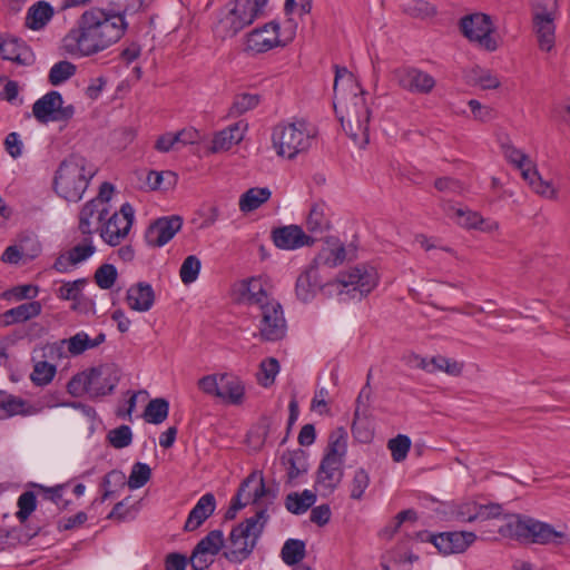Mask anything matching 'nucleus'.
I'll return each mask as SVG.
<instances>
[{
  "label": "nucleus",
  "instance_id": "nucleus-33",
  "mask_svg": "<svg viewBox=\"0 0 570 570\" xmlns=\"http://www.w3.org/2000/svg\"><path fill=\"white\" fill-rule=\"evenodd\" d=\"M110 9L106 10L116 24L121 23L127 29L126 14L136 13L142 6V0H109Z\"/></svg>",
  "mask_w": 570,
  "mask_h": 570
},
{
  "label": "nucleus",
  "instance_id": "nucleus-40",
  "mask_svg": "<svg viewBox=\"0 0 570 570\" xmlns=\"http://www.w3.org/2000/svg\"><path fill=\"white\" fill-rule=\"evenodd\" d=\"M314 273L313 269H307L303 272L296 279L295 284V294L296 297L303 303H307L312 301L315 296L316 283L312 281Z\"/></svg>",
  "mask_w": 570,
  "mask_h": 570
},
{
  "label": "nucleus",
  "instance_id": "nucleus-26",
  "mask_svg": "<svg viewBox=\"0 0 570 570\" xmlns=\"http://www.w3.org/2000/svg\"><path fill=\"white\" fill-rule=\"evenodd\" d=\"M35 413L31 405L23 399L0 391V420H7L16 415H30Z\"/></svg>",
  "mask_w": 570,
  "mask_h": 570
},
{
  "label": "nucleus",
  "instance_id": "nucleus-35",
  "mask_svg": "<svg viewBox=\"0 0 570 570\" xmlns=\"http://www.w3.org/2000/svg\"><path fill=\"white\" fill-rule=\"evenodd\" d=\"M316 494L311 490H304L302 494L291 492L285 498V508L293 514L305 513L315 502Z\"/></svg>",
  "mask_w": 570,
  "mask_h": 570
},
{
  "label": "nucleus",
  "instance_id": "nucleus-44",
  "mask_svg": "<svg viewBox=\"0 0 570 570\" xmlns=\"http://www.w3.org/2000/svg\"><path fill=\"white\" fill-rule=\"evenodd\" d=\"M261 102V96L257 94H239L236 95L233 101V105L229 109V114L232 116H240L254 108H256Z\"/></svg>",
  "mask_w": 570,
  "mask_h": 570
},
{
  "label": "nucleus",
  "instance_id": "nucleus-53",
  "mask_svg": "<svg viewBox=\"0 0 570 570\" xmlns=\"http://www.w3.org/2000/svg\"><path fill=\"white\" fill-rule=\"evenodd\" d=\"M379 282L377 273L374 267L362 265L360 282L354 289L358 291L362 295H367Z\"/></svg>",
  "mask_w": 570,
  "mask_h": 570
},
{
  "label": "nucleus",
  "instance_id": "nucleus-30",
  "mask_svg": "<svg viewBox=\"0 0 570 570\" xmlns=\"http://www.w3.org/2000/svg\"><path fill=\"white\" fill-rule=\"evenodd\" d=\"M347 452V433L344 428H337L330 433L323 458L345 461Z\"/></svg>",
  "mask_w": 570,
  "mask_h": 570
},
{
  "label": "nucleus",
  "instance_id": "nucleus-47",
  "mask_svg": "<svg viewBox=\"0 0 570 570\" xmlns=\"http://www.w3.org/2000/svg\"><path fill=\"white\" fill-rule=\"evenodd\" d=\"M151 478V469L147 463L136 462L128 478V487L132 490L142 488Z\"/></svg>",
  "mask_w": 570,
  "mask_h": 570
},
{
  "label": "nucleus",
  "instance_id": "nucleus-45",
  "mask_svg": "<svg viewBox=\"0 0 570 570\" xmlns=\"http://www.w3.org/2000/svg\"><path fill=\"white\" fill-rule=\"evenodd\" d=\"M279 368V362L275 357H267L263 360L259 364V373L257 374L258 383L264 387L271 386L274 383Z\"/></svg>",
  "mask_w": 570,
  "mask_h": 570
},
{
  "label": "nucleus",
  "instance_id": "nucleus-22",
  "mask_svg": "<svg viewBox=\"0 0 570 570\" xmlns=\"http://www.w3.org/2000/svg\"><path fill=\"white\" fill-rule=\"evenodd\" d=\"M216 499L213 493H205L190 510L185 522V531H195L198 529L215 511Z\"/></svg>",
  "mask_w": 570,
  "mask_h": 570
},
{
  "label": "nucleus",
  "instance_id": "nucleus-46",
  "mask_svg": "<svg viewBox=\"0 0 570 570\" xmlns=\"http://www.w3.org/2000/svg\"><path fill=\"white\" fill-rule=\"evenodd\" d=\"M118 277V272L115 265L105 263L100 265L94 275L95 283L101 288V289H110Z\"/></svg>",
  "mask_w": 570,
  "mask_h": 570
},
{
  "label": "nucleus",
  "instance_id": "nucleus-51",
  "mask_svg": "<svg viewBox=\"0 0 570 570\" xmlns=\"http://www.w3.org/2000/svg\"><path fill=\"white\" fill-rule=\"evenodd\" d=\"M107 440L115 449H124L130 445L132 441L131 429L128 425L112 429L108 432Z\"/></svg>",
  "mask_w": 570,
  "mask_h": 570
},
{
  "label": "nucleus",
  "instance_id": "nucleus-52",
  "mask_svg": "<svg viewBox=\"0 0 570 570\" xmlns=\"http://www.w3.org/2000/svg\"><path fill=\"white\" fill-rule=\"evenodd\" d=\"M62 342L68 343V351L73 356L80 355L89 348H95L92 338H90L85 332H79L69 340H63Z\"/></svg>",
  "mask_w": 570,
  "mask_h": 570
},
{
  "label": "nucleus",
  "instance_id": "nucleus-2",
  "mask_svg": "<svg viewBox=\"0 0 570 570\" xmlns=\"http://www.w3.org/2000/svg\"><path fill=\"white\" fill-rule=\"evenodd\" d=\"M334 98L333 106L335 114L341 121L343 129L356 142L358 135L352 130V122H356L358 129L365 136L364 142H368L367 129L370 121V109L365 105L364 91L360 88L353 73L346 67L334 65Z\"/></svg>",
  "mask_w": 570,
  "mask_h": 570
},
{
  "label": "nucleus",
  "instance_id": "nucleus-15",
  "mask_svg": "<svg viewBox=\"0 0 570 570\" xmlns=\"http://www.w3.org/2000/svg\"><path fill=\"white\" fill-rule=\"evenodd\" d=\"M399 86L414 95H429L435 87V79L415 67H401L394 71Z\"/></svg>",
  "mask_w": 570,
  "mask_h": 570
},
{
  "label": "nucleus",
  "instance_id": "nucleus-43",
  "mask_svg": "<svg viewBox=\"0 0 570 570\" xmlns=\"http://www.w3.org/2000/svg\"><path fill=\"white\" fill-rule=\"evenodd\" d=\"M56 372V365L47 361H39L33 366L30 380L36 386H45L53 380Z\"/></svg>",
  "mask_w": 570,
  "mask_h": 570
},
{
  "label": "nucleus",
  "instance_id": "nucleus-58",
  "mask_svg": "<svg viewBox=\"0 0 570 570\" xmlns=\"http://www.w3.org/2000/svg\"><path fill=\"white\" fill-rule=\"evenodd\" d=\"M96 247L91 243L90 236L85 238V244H78L67 252L71 256L70 261L75 264L81 263L94 255Z\"/></svg>",
  "mask_w": 570,
  "mask_h": 570
},
{
  "label": "nucleus",
  "instance_id": "nucleus-55",
  "mask_svg": "<svg viewBox=\"0 0 570 570\" xmlns=\"http://www.w3.org/2000/svg\"><path fill=\"white\" fill-rule=\"evenodd\" d=\"M370 485V475L365 469L360 468L355 471L351 482V499L361 500L364 495L365 490Z\"/></svg>",
  "mask_w": 570,
  "mask_h": 570
},
{
  "label": "nucleus",
  "instance_id": "nucleus-56",
  "mask_svg": "<svg viewBox=\"0 0 570 570\" xmlns=\"http://www.w3.org/2000/svg\"><path fill=\"white\" fill-rule=\"evenodd\" d=\"M90 379L89 370L73 375L67 384V391L73 396L82 393L89 394Z\"/></svg>",
  "mask_w": 570,
  "mask_h": 570
},
{
  "label": "nucleus",
  "instance_id": "nucleus-9",
  "mask_svg": "<svg viewBox=\"0 0 570 570\" xmlns=\"http://www.w3.org/2000/svg\"><path fill=\"white\" fill-rule=\"evenodd\" d=\"M135 219V209L124 203L118 213H114L100 229L101 238L110 246H117L128 235Z\"/></svg>",
  "mask_w": 570,
  "mask_h": 570
},
{
  "label": "nucleus",
  "instance_id": "nucleus-10",
  "mask_svg": "<svg viewBox=\"0 0 570 570\" xmlns=\"http://www.w3.org/2000/svg\"><path fill=\"white\" fill-rule=\"evenodd\" d=\"M261 311L259 334L263 341L276 342L286 335V320L282 304L276 299L264 305Z\"/></svg>",
  "mask_w": 570,
  "mask_h": 570
},
{
  "label": "nucleus",
  "instance_id": "nucleus-20",
  "mask_svg": "<svg viewBox=\"0 0 570 570\" xmlns=\"http://www.w3.org/2000/svg\"><path fill=\"white\" fill-rule=\"evenodd\" d=\"M556 13H533V28L538 38L539 48L550 51L556 40Z\"/></svg>",
  "mask_w": 570,
  "mask_h": 570
},
{
  "label": "nucleus",
  "instance_id": "nucleus-12",
  "mask_svg": "<svg viewBox=\"0 0 570 570\" xmlns=\"http://www.w3.org/2000/svg\"><path fill=\"white\" fill-rule=\"evenodd\" d=\"M179 215L163 216L151 222L145 230L144 238L148 246L163 247L181 229Z\"/></svg>",
  "mask_w": 570,
  "mask_h": 570
},
{
  "label": "nucleus",
  "instance_id": "nucleus-3",
  "mask_svg": "<svg viewBox=\"0 0 570 570\" xmlns=\"http://www.w3.org/2000/svg\"><path fill=\"white\" fill-rule=\"evenodd\" d=\"M85 157L71 154L65 158L56 170L53 189L56 194L67 202L78 203L88 188L95 170L87 168Z\"/></svg>",
  "mask_w": 570,
  "mask_h": 570
},
{
  "label": "nucleus",
  "instance_id": "nucleus-49",
  "mask_svg": "<svg viewBox=\"0 0 570 570\" xmlns=\"http://www.w3.org/2000/svg\"><path fill=\"white\" fill-rule=\"evenodd\" d=\"M202 262L200 259L195 255L187 256L179 269V276L181 282L185 285L194 283L200 272Z\"/></svg>",
  "mask_w": 570,
  "mask_h": 570
},
{
  "label": "nucleus",
  "instance_id": "nucleus-13",
  "mask_svg": "<svg viewBox=\"0 0 570 570\" xmlns=\"http://www.w3.org/2000/svg\"><path fill=\"white\" fill-rule=\"evenodd\" d=\"M120 370L114 363L89 368V395L92 399L109 395L120 381Z\"/></svg>",
  "mask_w": 570,
  "mask_h": 570
},
{
  "label": "nucleus",
  "instance_id": "nucleus-41",
  "mask_svg": "<svg viewBox=\"0 0 570 570\" xmlns=\"http://www.w3.org/2000/svg\"><path fill=\"white\" fill-rule=\"evenodd\" d=\"M147 185L153 189H165L168 190L173 188L178 180V176L176 173L171 170L166 171H156L150 170L147 175Z\"/></svg>",
  "mask_w": 570,
  "mask_h": 570
},
{
  "label": "nucleus",
  "instance_id": "nucleus-50",
  "mask_svg": "<svg viewBox=\"0 0 570 570\" xmlns=\"http://www.w3.org/2000/svg\"><path fill=\"white\" fill-rule=\"evenodd\" d=\"M387 448L391 451L393 461L402 462L406 459L411 449V439L407 435L399 434L397 436L389 440Z\"/></svg>",
  "mask_w": 570,
  "mask_h": 570
},
{
  "label": "nucleus",
  "instance_id": "nucleus-54",
  "mask_svg": "<svg viewBox=\"0 0 570 570\" xmlns=\"http://www.w3.org/2000/svg\"><path fill=\"white\" fill-rule=\"evenodd\" d=\"M240 141L242 136H233L232 131L225 128L214 136L212 141V150L214 153L228 150Z\"/></svg>",
  "mask_w": 570,
  "mask_h": 570
},
{
  "label": "nucleus",
  "instance_id": "nucleus-37",
  "mask_svg": "<svg viewBox=\"0 0 570 570\" xmlns=\"http://www.w3.org/2000/svg\"><path fill=\"white\" fill-rule=\"evenodd\" d=\"M169 413V402L164 397L153 399L148 402L144 411V419L147 423L160 424Z\"/></svg>",
  "mask_w": 570,
  "mask_h": 570
},
{
  "label": "nucleus",
  "instance_id": "nucleus-16",
  "mask_svg": "<svg viewBox=\"0 0 570 570\" xmlns=\"http://www.w3.org/2000/svg\"><path fill=\"white\" fill-rule=\"evenodd\" d=\"M344 478V461L322 458L316 471L315 485L323 489L324 494H332Z\"/></svg>",
  "mask_w": 570,
  "mask_h": 570
},
{
  "label": "nucleus",
  "instance_id": "nucleus-19",
  "mask_svg": "<svg viewBox=\"0 0 570 570\" xmlns=\"http://www.w3.org/2000/svg\"><path fill=\"white\" fill-rule=\"evenodd\" d=\"M240 20L226 4L218 10L216 21L213 24L215 37L225 40L237 36L246 28Z\"/></svg>",
  "mask_w": 570,
  "mask_h": 570
},
{
  "label": "nucleus",
  "instance_id": "nucleus-14",
  "mask_svg": "<svg viewBox=\"0 0 570 570\" xmlns=\"http://www.w3.org/2000/svg\"><path fill=\"white\" fill-rule=\"evenodd\" d=\"M271 239L277 248L283 250L311 247L316 242L315 237L307 235L299 225L294 224L272 228Z\"/></svg>",
  "mask_w": 570,
  "mask_h": 570
},
{
  "label": "nucleus",
  "instance_id": "nucleus-34",
  "mask_svg": "<svg viewBox=\"0 0 570 570\" xmlns=\"http://www.w3.org/2000/svg\"><path fill=\"white\" fill-rule=\"evenodd\" d=\"M272 196V191L267 187H252L246 190L239 198V209L243 213H250L259 208Z\"/></svg>",
  "mask_w": 570,
  "mask_h": 570
},
{
  "label": "nucleus",
  "instance_id": "nucleus-8",
  "mask_svg": "<svg viewBox=\"0 0 570 570\" xmlns=\"http://www.w3.org/2000/svg\"><path fill=\"white\" fill-rule=\"evenodd\" d=\"M460 30L470 41L478 42L489 51L497 50L498 43L491 37L493 26L489 14L475 12L464 16L460 20Z\"/></svg>",
  "mask_w": 570,
  "mask_h": 570
},
{
  "label": "nucleus",
  "instance_id": "nucleus-63",
  "mask_svg": "<svg viewBox=\"0 0 570 570\" xmlns=\"http://www.w3.org/2000/svg\"><path fill=\"white\" fill-rule=\"evenodd\" d=\"M17 301L35 299L39 294V287L32 284L18 285L10 291Z\"/></svg>",
  "mask_w": 570,
  "mask_h": 570
},
{
  "label": "nucleus",
  "instance_id": "nucleus-23",
  "mask_svg": "<svg viewBox=\"0 0 570 570\" xmlns=\"http://www.w3.org/2000/svg\"><path fill=\"white\" fill-rule=\"evenodd\" d=\"M267 3L268 0H230L227 7L248 27L263 14Z\"/></svg>",
  "mask_w": 570,
  "mask_h": 570
},
{
  "label": "nucleus",
  "instance_id": "nucleus-36",
  "mask_svg": "<svg viewBox=\"0 0 570 570\" xmlns=\"http://www.w3.org/2000/svg\"><path fill=\"white\" fill-rule=\"evenodd\" d=\"M306 556V544L299 539H288L285 541L281 557L287 566H297Z\"/></svg>",
  "mask_w": 570,
  "mask_h": 570
},
{
  "label": "nucleus",
  "instance_id": "nucleus-31",
  "mask_svg": "<svg viewBox=\"0 0 570 570\" xmlns=\"http://www.w3.org/2000/svg\"><path fill=\"white\" fill-rule=\"evenodd\" d=\"M327 206L323 200L316 202L311 206L306 218V228L312 234H322L331 228V220L326 216Z\"/></svg>",
  "mask_w": 570,
  "mask_h": 570
},
{
  "label": "nucleus",
  "instance_id": "nucleus-28",
  "mask_svg": "<svg viewBox=\"0 0 570 570\" xmlns=\"http://www.w3.org/2000/svg\"><path fill=\"white\" fill-rule=\"evenodd\" d=\"M253 491H248L246 494V501L252 504H257L263 498H266V484L262 471H252L239 484L240 492L246 493L248 487H252Z\"/></svg>",
  "mask_w": 570,
  "mask_h": 570
},
{
  "label": "nucleus",
  "instance_id": "nucleus-1",
  "mask_svg": "<svg viewBox=\"0 0 570 570\" xmlns=\"http://www.w3.org/2000/svg\"><path fill=\"white\" fill-rule=\"evenodd\" d=\"M110 18L105 9L86 10L65 38L69 51L89 57L117 42L125 35V27Z\"/></svg>",
  "mask_w": 570,
  "mask_h": 570
},
{
  "label": "nucleus",
  "instance_id": "nucleus-61",
  "mask_svg": "<svg viewBox=\"0 0 570 570\" xmlns=\"http://www.w3.org/2000/svg\"><path fill=\"white\" fill-rule=\"evenodd\" d=\"M478 520L497 519L502 514L503 508L500 503L490 502L480 504L476 502Z\"/></svg>",
  "mask_w": 570,
  "mask_h": 570
},
{
  "label": "nucleus",
  "instance_id": "nucleus-39",
  "mask_svg": "<svg viewBox=\"0 0 570 570\" xmlns=\"http://www.w3.org/2000/svg\"><path fill=\"white\" fill-rule=\"evenodd\" d=\"M448 214L455 217L456 223L464 228H468V229L473 228V229H481V230L484 229L482 227V225L484 224V219L476 212L450 207Z\"/></svg>",
  "mask_w": 570,
  "mask_h": 570
},
{
  "label": "nucleus",
  "instance_id": "nucleus-59",
  "mask_svg": "<svg viewBox=\"0 0 570 570\" xmlns=\"http://www.w3.org/2000/svg\"><path fill=\"white\" fill-rule=\"evenodd\" d=\"M432 366L434 372L443 371L450 375H460L462 372V364L456 361H452L445 356L438 355L431 358Z\"/></svg>",
  "mask_w": 570,
  "mask_h": 570
},
{
  "label": "nucleus",
  "instance_id": "nucleus-11",
  "mask_svg": "<svg viewBox=\"0 0 570 570\" xmlns=\"http://www.w3.org/2000/svg\"><path fill=\"white\" fill-rule=\"evenodd\" d=\"M284 46L286 42L279 39V23L269 21L247 33L244 50L252 53H264L275 47Z\"/></svg>",
  "mask_w": 570,
  "mask_h": 570
},
{
  "label": "nucleus",
  "instance_id": "nucleus-18",
  "mask_svg": "<svg viewBox=\"0 0 570 570\" xmlns=\"http://www.w3.org/2000/svg\"><path fill=\"white\" fill-rule=\"evenodd\" d=\"M0 56L20 66H31L35 55L30 47L18 38L2 39L0 37Z\"/></svg>",
  "mask_w": 570,
  "mask_h": 570
},
{
  "label": "nucleus",
  "instance_id": "nucleus-4",
  "mask_svg": "<svg viewBox=\"0 0 570 570\" xmlns=\"http://www.w3.org/2000/svg\"><path fill=\"white\" fill-rule=\"evenodd\" d=\"M268 521L267 508H263L253 517L233 527L228 535L230 548L223 552V557L232 563H242L247 560L256 548Z\"/></svg>",
  "mask_w": 570,
  "mask_h": 570
},
{
  "label": "nucleus",
  "instance_id": "nucleus-27",
  "mask_svg": "<svg viewBox=\"0 0 570 570\" xmlns=\"http://www.w3.org/2000/svg\"><path fill=\"white\" fill-rule=\"evenodd\" d=\"M102 206L99 204V199H90L87 202L80 213H79V225L78 228L80 233L85 236H91L94 230L91 229V223L90 219L94 217L95 214H98V220L104 222L106 219V216L108 214V209L106 207L100 208Z\"/></svg>",
  "mask_w": 570,
  "mask_h": 570
},
{
  "label": "nucleus",
  "instance_id": "nucleus-62",
  "mask_svg": "<svg viewBox=\"0 0 570 570\" xmlns=\"http://www.w3.org/2000/svg\"><path fill=\"white\" fill-rule=\"evenodd\" d=\"M198 387L208 395L218 397L222 395L219 392V375L212 374L205 375L198 381Z\"/></svg>",
  "mask_w": 570,
  "mask_h": 570
},
{
  "label": "nucleus",
  "instance_id": "nucleus-17",
  "mask_svg": "<svg viewBox=\"0 0 570 570\" xmlns=\"http://www.w3.org/2000/svg\"><path fill=\"white\" fill-rule=\"evenodd\" d=\"M436 549L441 554H458L465 552L478 539L471 531H448L436 533Z\"/></svg>",
  "mask_w": 570,
  "mask_h": 570
},
{
  "label": "nucleus",
  "instance_id": "nucleus-38",
  "mask_svg": "<svg viewBox=\"0 0 570 570\" xmlns=\"http://www.w3.org/2000/svg\"><path fill=\"white\" fill-rule=\"evenodd\" d=\"M225 546L224 533L216 529L208 532L196 546V553H206L216 556Z\"/></svg>",
  "mask_w": 570,
  "mask_h": 570
},
{
  "label": "nucleus",
  "instance_id": "nucleus-6",
  "mask_svg": "<svg viewBox=\"0 0 570 570\" xmlns=\"http://www.w3.org/2000/svg\"><path fill=\"white\" fill-rule=\"evenodd\" d=\"M314 138L315 134L307 128L304 119L281 122L272 131L273 148L278 156L287 159H294L297 155L307 153Z\"/></svg>",
  "mask_w": 570,
  "mask_h": 570
},
{
  "label": "nucleus",
  "instance_id": "nucleus-64",
  "mask_svg": "<svg viewBox=\"0 0 570 570\" xmlns=\"http://www.w3.org/2000/svg\"><path fill=\"white\" fill-rule=\"evenodd\" d=\"M188 563L186 556L170 552L165 557V570H185Z\"/></svg>",
  "mask_w": 570,
  "mask_h": 570
},
{
  "label": "nucleus",
  "instance_id": "nucleus-24",
  "mask_svg": "<svg viewBox=\"0 0 570 570\" xmlns=\"http://www.w3.org/2000/svg\"><path fill=\"white\" fill-rule=\"evenodd\" d=\"M41 312L42 304L39 301L27 302L2 313L0 315V324L2 326H10L23 323L39 316Z\"/></svg>",
  "mask_w": 570,
  "mask_h": 570
},
{
  "label": "nucleus",
  "instance_id": "nucleus-5",
  "mask_svg": "<svg viewBox=\"0 0 570 570\" xmlns=\"http://www.w3.org/2000/svg\"><path fill=\"white\" fill-rule=\"evenodd\" d=\"M508 521L499 528V533L504 538L514 539L524 543L537 544H563L567 534L557 531L551 524L535 520L528 515H505Z\"/></svg>",
  "mask_w": 570,
  "mask_h": 570
},
{
  "label": "nucleus",
  "instance_id": "nucleus-25",
  "mask_svg": "<svg viewBox=\"0 0 570 570\" xmlns=\"http://www.w3.org/2000/svg\"><path fill=\"white\" fill-rule=\"evenodd\" d=\"M219 399L233 405H239L244 401L245 385L243 381L233 374H219Z\"/></svg>",
  "mask_w": 570,
  "mask_h": 570
},
{
  "label": "nucleus",
  "instance_id": "nucleus-21",
  "mask_svg": "<svg viewBox=\"0 0 570 570\" xmlns=\"http://www.w3.org/2000/svg\"><path fill=\"white\" fill-rule=\"evenodd\" d=\"M128 306L136 312H148L155 303L153 286L146 282L131 285L126 294Z\"/></svg>",
  "mask_w": 570,
  "mask_h": 570
},
{
  "label": "nucleus",
  "instance_id": "nucleus-29",
  "mask_svg": "<svg viewBox=\"0 0 570 570\" xmlns=\"http://www.w3.org/2000/svg\"><path fill=\"white\" fill-rule=\"evenodd\" d=\"M53 8L47 1H38L27 12L26 26L31 30L42 29L53 17Z\"/></svg>",
  "mask_w": 570,
  "mask_h": 570
},
{
  "label": "nucleus",
  "instance_id": "nucleus-48",
  "mask_svg": "<svg viewBox=\"0 0 570 570\" xmlns=\"http://www.w3.org/2000/svg\"><path fill=\"white\" fill-rule=\"evenodd\" d=\"M18 511L16 513L17 519L23 524L31 513L37 509V497L32 491H26L18 498Z\"/></svg>",
  "mask_w": 570,
  "mask_h": 570
},
{
  "label": "nucleus",
  "instance_id": "nucleus-7",
  "mask_svg": "<svg viewBox=\"0 0 570 570\" xmlns=\"http://www.w3.org/2000/svg\"><path fill=\"white\" fill-rule=\"evenodd\" d=\"M73 105L63 106L62 95L50 90L32 105V115L40 124L68 122L75 115Z\"/></svg>",
  "mask_w": 570,
  "mask_h": 570
},
{
  "label": "nucleus",
  "instance_id": "nucleus-32",
  "mask_svg": "<svg viewBox=\"0 0 570 570\" xmlns=\"http://www.w3.org/2000/svg\"><path fill=\"white\" fill-rule=\"evenodd\" d=\"M351 430L353 438L360 443L367 444L374 438L373 422L368 419L365 411H360L358 406L355 409Z\"/></svg>",
  "mask_w": 570,
  "mask_h": 570
},
{
  "label": "nucleus",
  "instance_id": "nucleus-57",
  "mask_svg": "<svg viewBox=\"0 0 570 570\" xmlns=\"http://www.w3.org/2000/svg\"><path fill=\"white\" fill-rule=\"evenodd\" d=\"M405 12L414 18H428L436 14V8L428 1L414 0L406 8Z\"/></svg>",
  "mask_w": 570,
  "mask_h": 570
},
{
  "label": "nucleus",
  "instance_id": "nucleus-60",
  "mask_svg": "<svg viewBox=\"0 0 570 570\" xmlns=\"http://www.w3.org/2000/svg\"><path fill=\"white\" fill-rule=\"evenodd\" d=\"M112 484L119 485V487H125L126 476L121 471L111 470L104 476L102 483H101V487L105 489V492L102 494V500L110 498L111 494L114 493L112 491L108 490V488Z\"/></svg>",
  "mask_w": 570,
  "mask_h": 570
},
{
  "label": "nucleus",
  "instance_id": "nucleus-42",
  "mask_svg": "<svg viewBox=\"0 0 570 570\" xmlns=\"http://www.w3.org/2000/svg\"><path fill=\"white\" fill-rule=\"evenodd\" d=\"M77 71V67L68 61L61 60L55 63L48 75V80L52 86H59L70 79Z\"/></svg>",
  "mask_w": 570,
  "mask_h": 570
}]
</instances>
